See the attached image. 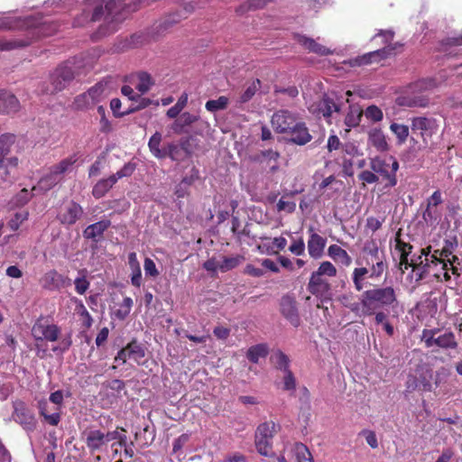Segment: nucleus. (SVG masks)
<instances>
[{
  "label": "nucleus",
  "mask_w": 462,
  "mask_h": 462,
  "mask_svg": "<svg viewBox=\"0 0 462 462\" xmlns=\"http://www.w3.org/2000/svg\"><path fill=\"white\" fill-rule=\"evenodd\" d=\"M364 260L369 268L365 266L356 267L351 275L356 291H362L365 288L366 278L379 279L387 269L384 250L380 248L374 242H369L365 245Z\"/></svg>",
  "instance_id": "obj_1"
},
{
  "label": "nucleus",
  "mask_w": 462,
  "mask_h": 462,
  "mask_svg": "<svg viewBox=\"0 0 462 462\" xmlns=\"http://www.w3.org/2000/svg\"><path fill=\"white\" fill-rule=\"evenodd\" d=\"M397 302L395 290L392 286L377 287L363 292V305L368 316L379 309L393 306Z\"/></svg>",
  "instance_id": "obj_2"
},
{
  "label": "nucleus",
  "mask_w": 462,
  "mask_h": 462,
  "mask_svg": "<svg viewBox=\"0 0 462 462\" xmlns=\"http://www.w3.org/2000/svg\"><path fill=\"white\" fill-rule=\"evenodd\" d=\"M124 0H97L90 1L88 6L84 8V21L89 18L90 12L91 21H98L104 19L106 22H114L116 20V16L119 14Z\"/></svg>",
  "instance_id": "obj_3"
},
{
  "label": "nucleus",
  "mask_w": 462,
  "mask_h": 462,
  "mask_svg": "<svg viewBox=\"0 0 462 462\" xmlns=\"http://www.w3.org/2000/svg\"><path fill=\"white\" fill-rule=\"evenodd\" d=\"M14 141L15 136L12 134H5L0 136V180L2 181H8L18 167L17 157H7Z\"/></svg>",
  "instance_id": "obj_4"
},
{
  "label": "nucleus",
  "mask_w": 462,
  "mask_h": 462,
  "mask_svg": "<svg viewBox=\"0 0 462 462\" xmlns=\"http://www.w3.org/2000/svg\"><path fill=\"white\" fill-rule=\"evenodd\" d=\"M75 162V158L69 157L52 166L50 171L41 178L32 190L46 192L51 189L62 180L63 175L70 171Z\"/></svg>",
  "instance_id": "obj_5"
},
{
  "label": "nucleus",
  "mask_w": 462,
  "mask_h": 462,
  "mask_svg": "<svg viewBox=\"0 0 462 462\" xmlns=\"http://www.w3.org/2000/svg\"><path fill=\"white\" fill-rule=\"evenodd\" d=\"M117 438V430L104 432L97 429L85 430L81 439L91 454L105 452L110 441Z\"/></svg>",
  "instance_id": "obj_6"
},
{
  "label": "nucleus",
  "mask_w": 462,
  "mask_h": 462,
  "mask_svg": "<svg viewBox=\"0 0 462 462\" xmlns=\"http://www.w3.org/2000/svg\"><path fill=\"white\" fill-rule=\"evenodd\" d=\"M393 31H380L379 33L375 35V37H380L383 39V42L386 45L383 49L376 50L374 51L367 52L362 56H358L355 59L350 60L349 63L351 66H364L371 64L374 61H380L383 59H385L389 56L393 48L391 45V42L393 39Z\"/></svg>",
  "instance_id": "obj_7"
},
{
  "label": "nucleus",
  "mask_w": 462,
  "mask_h": 462,
  "mask_svg": "<svg viewBox=\"0 0 462 462\" xmlns=\"http://www.w3.org/2000/svg\"><path fill=\"white\" fill-rule=\"evenodd\" d=\"M280 429V426L273 421L261 423L255 431L254 444L257 452L264 457L273 455V439Z\"/></svg>",
  "instance_id": "obj_8"
},
{
  "label": "nucleus",
  "mask_w": 462,
  "mask_h": 462,
  "mask_svg": "<svg viewBox=\"0 0 462 462\" xmlns=\"http://www.w3.org/2000/svg\"><path fill=\"white\" fill-rule=\"evenodd\" d=\"M421 341L429 348L436 346L442 349H455L457 347L455 334L451 331H443L439 328L423 329Z\"/></svg>",
  "instance_id": "obj_9"
},
{
  "label": "nucleus",
  "mask_w": 462,
  "mask_h": 462,
  "mask_svg": "<svg viewBox=\"0 0 462 462\" xmlns=\"http://www.w3.org/2000/svg\"><path fill=\"white\" fill-rule=\"evenodd\" d=\"M74 76L75 70L70 62L58 67L51 75V86L47 88L46 92L54 94L62 90L73 79Z\"/></svg>",
  "instance_id": "obj_10"
},
{
  "label": "nucleus",
  "mask_w": 462,
  "mask_h": 462,
  "mask_svg": "<svg viewBox=\"0 0 462 462\" xmlns=\"http://www.w3.org/2000/svg\"><path fill=\"white\" fill-rule=\"evenodd\" d=\"M278 462H313L308 448L300 442L288 444L278 457Z\"/></svg>",
  "instance_id": "obj_11"
},
{
  "label": "nucleus",
  "mask_w": 462,
  "mask_h": 462,
  "mask_svg": "<svg viewBox=\"0 0 462 462\" xmlns=\"http://www.w3.org/2000/svg\"><path fill=\"white\" fill-rule=\"evenodd\" d=\"M50 402L53 404L57 405L51 413L49 412V403L46 400H42L39 402V410L40 414L44 417L45 420L53 426L58 425L60 420L59 406L63 402V393L62 391H56L50 395Z\"/></svg>",
  "instance_id": "obj_12"
},
{
  "label": "nucleus",
  "mask_w": 462,
  "mask_h": 462,
  "mask_svg": "<svg viewBox=\"0 0 462 462\" xmlns=\"http://www.w3.org/2000/svg\"><path fill=\"white\" fill-rule=\"evenodd\" d=\"M13 420L19 423L25 430H33L36 426L34 413L21 401L14 402Z\"/></svg>",
  "instance_id": "obj_13"
},
{
  "label": "nucleus",
  "mask_w": 462,
  "mask_h": 462,
  "mask_svg": "<svg viewBox=\"0 0 462 462\" xmlns=\"http://www.w3.org/2000/svg\"><path fill=\"white\" fill-rule=\"evenodd\" d=\"M438 129L439 124L435 118L418 116L411 119V130L418 131L425 143L437 133Z\"/></svg>",
  "instance_id": "obj_14"
},
{
  "label": "nucleus",
  "mask_w": 462,
  "mask_h": 462,
  "mask_svg": "<svg viewBox=\"0 0 462 462\" xmlns=\"http://www.w3.org/2000/svg\"><path fill=\"white\" fill-rule=\"evenodd\" d=\"M295 114L288 110H280L275 112L272 116V126L280 134H287L298 122Z\"/></svg>",
  "instance_id": "obj_15"
},
{
  "label": "nucleus",
  "mask_w": 462,
  "mask_h": 462,
  "mask_svg": "<svg viewBox=\"0 0 462 462\" xmlns=\"http://www.w3.org/2000/svg\"><path fill=\"white\" fill-rule=\"evenodd\" d=\"M145 356L144 349L137 342L133 341L125 347L122 348L115 357V362L125 364L127 361H134L136 364L141 363V359Z\"/></svg>",
  "instance_id": "obj_16"
},
{
  "label": "nucleus",
  "mask_w": 462,
  "mask_h": 462,
  "mask_svg": "<svg viewBox=\"0 0 462 462\" xmlns=\"http://www.w3.org/2000/svg\"><path fill=\"white\" fill-rule=\"evenodd\" d=\"M430 250L422 249L421 254L416 259H411V263H409L408 256L409 255H400V264L404 265V268L407 269L408 266H411L413 271L418 270L420 272V279H422L424 274L429 273L430 269V258H429Z\"/></svg>",
  "instance_id": "obj_17"
},
{
  "label": "nucleus",
  "mask_w": 462,
  "mask_h": 462,
  "mask_svg": "<svg viewBox=\"0 0 462 462\" xmlns=\"http://www.w3.org/2000/svg\"><path fill=\"white\" fill-rule=\"evenodd\" d=\"M32 334L36 340L56 341L60 335V329L56 325L46 322H37L32 328Z\"/></svg>",
  "instance_id": "obj_18"
},
{
  "label": "nucleus",
  "mask_w": 462,
  "mask_h": 462,
  "mask_svg": "<svg viewBox=\"0 0 462 462\" xmlns=\"http://www.w3.org/2000/svg\"><path fill=\"white\" fill-rule=\"evenodd\" d=\"M308 291L316 297L328 299L330 294V285L323 277L312 273L308 283Z\"/></svg>",
  "instance_id": "obj_19"
},
{
  "label": "nucleus",
  "mask_w": 462,
  "mask_h": 462,
  "mask_svg": "<svg viewBox=\"0 0 462 462\" xmlns=\"http://www.w3.org/2000/svg\"><path fill=\"white\" fill-rule=\"evenodd\" d=\"M368 145L374 147L379 152H385L390 150V145L383 132L377 127L372 128L367 133Z\"/></svg>",
  "instance_id": "obj_20"
},
{
  "label": "nucleus",
  "mask_w": 462,
  "mask_h": 462,
  "mask_svg": "<svg viewBox=\"0 0 462 462\" xmlns=\"http://www.w3.org/2000/svg\"><path fill=\"white\" fill-rule=\"evenodd\" d=\"M370 168L374 172L380 174L388 180L385 187H394L397 184V178L393 174H389V163L379 157L371 159Z\"/></svg>",
  "instance_id": "obj_21"
},
{
  "label": "nucleus",
  "mask_w": 462,
  "mask_h": 462,
  "mask_svg": "<svg viewBox=\"0 0 462 462\" xmlns=\"http://www.w3.org/2000/svg\"><path fill=\"white\" fill-rule=\"evenodd\" d=\"M310 110L313 113L322 115L324 117H329L334 112H339L341 110V104L336 102L329 97H325L319 100L317 107L311 106Z\"/></svg>",
  "instance_id": "obj_22"
},
{
  "label": "nucleus",
  "mask_w": 462,
  "mask_h": 462,
  "mask_svg": "<svg viewBox=\"0 0 462 462\" xmlns=\"http://www.w3.org/2000/svg\"><path fill=\"white\" fill-rule=\"evenodd\" d=\"M457 245L456 242L448 241L447 240L445 242V245L441 249L440 252L435 251V253L432 255H429L430 258V265L435 264L438 265L439 263L442 264V269L447 270L448 263L446 261L448 259L450 255H452L453 251Z\"/></svg>",
  "instance_id": "obj_23"
},
{
  "label": "nucleus",
  "mask_w": 462,
  "mask_h": 462,
  "mask_svg": "<svg viewBox=\"0 0 462 462\" xmlns=\"http://www.w3.org/2000/svg\"><path fill=\"white\" fill-rule=\"evenodd\" d=\"M282 314L289 319L291 324L297 326L299 324L298 310L296 301L290 296H283L280 303Z\"/></svg>",
  "instance_id": "obj_24"
},
{
  "label": "nucleus",
  "mask_w": 462,
  "mask_h": 462,
  "mask_svg": "<svg viewBox=\"0 0 462 462\" xmlns=\"http://www.w3.org/2000/svg\"><path fill=\"white\" fill-rule=\"evenodd\" d=\"M310 236L308 241V251L309 254L314 258L318 259L322 256L323 251L327 243V240L318 235L317 233L313 232L312 228H310Z\"/></svg>",
  "instance_id": "obj_25"
},
{
  "label": "nucleus",
  "mask_w": 462,
  "mask_h": 462,
  "mask_svg": "<svg viewBox=\"0 0 462 462\" xmlns=\"http://www.w3.org/2000/svg\"><path fill=\"white\" fill-rule=\"evenodd\" d=\"M287 134H291V141L298 145H304L311 140L305 124L298 120L296 125L292 127Z\"/></svg>",
  "instance_id": "obj_26"
},
{
  "label": "nucleus",
  "mask_w": 462,
  "mask_h": 462,
  "mask_svg": "<svg viewBox=\"0 0 462 462\" xmlns=\"http://www.w3.org/2000/svg\"><path fill=\"white\" fill-rule=\"evenodd\" d=\"M82 208L75 203L69 202L65 208L64 211L60 213V219L62 224L72 225L82 216Z\"/></svg>",
  "instance_id": "obj_27"
},
{
  "label": "nucleus",
  "mask_w": 462,
  "mask_h": 462,
  "mask_svg": "<svg viewBox=\"0 0 462 462\" xmlns=\"http://www.w3.org/2000/svg\"><path fill=\"white\" fill-rule=\"evenodd\" d=\"M20 109L16 97L7 91H0V113L11 114Z\"/></svg>",
  "instance_id": "obj_28"
},
{
  "label": "nucleus",
  "mask_w": 462,
  "mask_h": 462,
  "mask_svg": "<svg viewBox=\"0 0 462 462\" xmlns=\"http://www.w3.org/2000/svg\"><path fill=\"white\" fill-rule=\"evenodd\" d=\"M41 283L43 288L53 291L64 286L65 278L58 272L52 270L43 275Z\"/></svg>",
  "instance_id": "obj_29"
},
{
  "label": "nucleus",
  "mask_w": 462,
  "mask_h": 462,
  "mask_svg": "<svg viewBox=\"0 0 462 462\" xmlns=\"http://www.w3.org/2000/svg\"><path fill=\"white\" fill-rule=\"evenodd\" d=\"M328 255L336 263L345 267H348L352 263V258L348 253L337 245H331L328 249Z\"/></svg>",
  "instance_id": "obj_30"
},
{
  "label": "nucleus",
  "mask_w": 462,
  "mask_h": 462,
  "mask_svg": "<svg viewBox=\"0 0 462 462\" xmlns=\"http://www.w3.org/2000/svg\"><path fill=\"white\" fill-rule=\"evenodd\" d=\"M297 42L300 45L305 47L307 50H309L310 52H314L316 54L323 56L329 55L332 53V51L328 48L316 42L313 39L308 38L306 36L298 35Z\"/></svg>",
  "instance_id": "obj_31"
},
{
  "label": "nucleus",
  "mask_w": 462,
  "mask_h": 462,
  "mask_svg": "<svg viewBox=\"0 0 462 462\" xmlns=\"http://www.w3.org/2000/svg\"><path fill=\"white\" fill-rule=\"evenodd\" d=\"M419 371V376L418 383H419V389L423 392H431L433 390L431 381L433 379V372L432 370L427 366L422 365L420 367Z\"/></svg>",
  "instance_id": "obj_32"
},
{
  "label": "nucleus",
  "mask_w": 462,
  "mask_h": 462,
  "mask_svg": "<svg viewBox=\"0 0 462 462\" xmlns=\"http://www.w3.org/2000/svg\"><path fill=\"white\" fill-rule=\"evenodd\" d=\"M88 92L95 104H97L110 94V88L106 81H99L95 86L91 87Z\"/></svg>",
  "instance_id": "obj_33"
},
{
  "label": "nucleus",
  "mask_w": 462,
  "mask_h": 462,
  "mask_svg": "<svg viewBox=\"0 0 462 462\" xmlns=\"http://www.w3.org/2000/svg\"><path fill=\"white\" fill-rule=\"evenodd\" d=\"M111 222L109 220H101L92 225H89L84 230V236L89 239H96L97 237L103 235V233L110 226Z\"/></svg>",
  "instance_id": "obj_34"
},
{
  "label": "nucleus",
  "mask_w": 462,
  "mask_h": 462,
  "mask_svg": "<svg viewBox=\"0 0 462 462\" xmlns=\"http://www.w3.org/2000/svg\"><path fill=\"white\" fill-rule=\"evenodd\" d=\"M116 183V178L112 175L107 179L100 180L93 188L92 195L96 199L104 197L106 192Z\"/></svg>",
  "instance_id": "obj_35"
},
{
  "label": "nucleus",
  "mask_w": 462,
  "mask_h": 462,
  "mask_svg": "<svg viewBox=\"0 0 462 462\" xmlns=\"http://www.w3.org/2000/svg\"><path fill=\"white\" fill-rule=\"evenodd\" d=\"M268 346L266 344H258L248 348L246 357L252 363H258L260 358H263L268 355Z\"/></svg>",
  "instance_id": "obj_36"
},
{
  "label": "nucleus",
  "mask_w": 462,
  "mask_h": 462,
  "mask_svg": "<svg viewBox=\"0 0 462 462\" xmlns=\"http://www.w3.org/2000/svg\"><path fill=\"white\" fill-rule=\"evenodd\" d=\"M363 111L357 105H349L348 112L345 117V125L348 127H356L359 125Z\"/></svg>",
  "instance_id": "obj_37"
},
{
  "label": "nucleus",
  "mask_w": 462,
  "mask_h": 462,
  "mask_svg": "<svg viewBox=\"0 0 462 462\" xmlns=\"http://www.w3.org/2000/svg\"><path fill=\"white\" fill-rule=\"evenodd\" d=\"M162 142V134L159 132H156L152 137L150 138L148 142V147L150 149V152L152 154L158 158V159H164L165 158V152H163V148L161 149Z\"/></svg>",
  "instance_id": "obj_38"
},
{
  "label": "nucleus",
  "mask_w": 462,
  "mask_h": 462,
  "mask_svg": "<svg viewBox=\"0 0 462 462\" xmlns=\"http://www.w3.org/2000/svg\"><path fill=\"white\" fill-rule=\"evenodd\" d=\"M271 362L272 364L274 365V367L280 371H282V373L285 372V371H288L290 370L289 369V364H290V359L289 357L283 353L282 352L281 350H277L275 351L272 356H271Z\"/></svg>",
  "instance_id": "obj_39"
},
{
  "label": "nucleus",
  "mask_w": 462,
  "mask_h": 462,
  "mask_svg": "<svg viewBox=\"0 0 462 462\" xmlns=\"http://www.w3.org/2000/svg\"><path fill=\"white\" fill-rule=\"evenodd\" d=\"M390 130L395 134L399 144H402L406 142L409 135V127L407 125L393 123L390 125Z\"/></svg>",
  "instance_id": "obj_40"
},
{
  "label": "nucleus",
  "mask_w": 462,
  "mask_h": 462,
  "mask_svg": "<svg viewBox=\"0 0 462 462\" xmlns=\"http://www.w3.org/2000/svg\"><path fill=\"white\" fill-rule=\"evenodd\" d=\"M153 85L151 76L146 72H141L138 74V82L135 85V88L140 92L141 95L145 94Z\"/></svg>",
  "instance_id": "obj_41"
},
{
  "label": "nucleus",
  "mask_w": 462,
  "mask_h": 462,
  "mask_svg": "<svg viewBox=\"0 0 462 462\" xmlns=\"http://www.w3.org/2000/svg\"><path fill=\"white\" fill-rule=\"evenodd\" d=\"M243 261L244 257L241 255L224 257L221 261H219L220 272H228L238 266Z\"/></svg>",
  "instance_id": "obj_42"
},
{
  "label": "nucleus",
  "mask_w": 462,
  "mask_h": 462,
  "mask_svg": "<svg viewBox=\"0 0 462 462\" xmlns=\"http://www.w3.org/2000/svg\"><path fill=\"white\" fill-rule=\"evenodd\" d=\"M228 102L229 100L226 97L221 96L217 99L207 101L205 106L208 111L214 113L226 108Z\"/></svg>",
  "instance_id": "obj_43"
},
{
  "label": "nucleus",
  "mask_w": 462,
  "mask_h": 462,
  "mask_svg": "<svg viewBox=\"0 0 462 462\" xmlns=\"http://www.w3.org/2000/svg\"><path fill=\"white\" fill-rule=\"evenodd\" d=\"M95 105V102L91 99L90 96H88V91L78 95L73 102L74 107L79 110L88 109Z\"/></svg>",
  "instance_id": "obj_44"
},
{
  "label": "nucleus",
  "mask_w": 462,
  "mask_h": 462,
  "mask_svg": "<svg viewBox=\"0 0 462 462\" xmlns=\"http://www.w3.org/2000/svg\"><path fill=\"white\" fill-rule=\"evenodd\" d=\"M198 119H199L198 116L192 115V114L188 113V112L183 113L180 116V119L175 121V123L172 125V129L175 132H179L180 129H181L184 126L190 125L191 124H193L196 121H198Z\"/></svg>",
  "instance_id": "obj_45"
},
{
  "label": "nucleus",
  "mask_w": 462,
  "mask_h": 462,
  "mask_svg": "<svg viewBox=\"0 0 462 462\" xmlns=\"http://www.w3.org/2000/svg\"><path fill=\"white\" fill-rule=\"evenodd\" d=\"M260 88V80L256 79L253 81L246 89L241 94L238 102L241 104L246 103L252 99Z\"/></svg>",
  "instance_id": "obj_46"
},
{
  "label": "nucleus",
  "mask_w": 462,
  "mask_h": 462,
  "mask_svg": "<svg viewBox=\"0 0 462 462\" xmlns=\"http://www.w3.org/2000/svg\"><path fill=\"white\" fill-rule=\"evenodd\" d=\"M188 94L183 93L178 99L177 103L167 111V116L170 118H175L181 110L187 106Z\"/></svg>",
  "instance_id": "obj_47"
},
{
  "label": "nucleus",
  "mask_w": 462,
  "mask_h": 462,
  "mask_svg": "<svg viewBox=\"0 0 462 462\" xmlns=\"http://www.w3.org/2000/svg\"><path fill=\"white\" fill-rule=\"evenodd\" d=\"M317 275L323 277H335L337 275V268L328 261L322 262L318 270L316 272H313Z\"/></svg>",
  "instance_id": "obj_48"
},
{
  "label": "nucleus",
  "mask_w": 462,
  "mask_h": 462,
  "mask_svg": "<svg viewBox=\"0 0 462 462\" xmlns=\"http://www.w3.org/2000/svg\"><path fill=\"white\" fill-rule=\"evenodd\" d=\"M133 300L130 297H125L119 308L116 310V316L119 319H125L130 313L133 307Z\"/></svg>",
  "instance_id": "obj_49"
},
{
  "label": "nucleus",
  "mask_w": 462,
  "mask_h": 462,
  "mask_svg": "<svg viewBox=\"0 0 462 462\" xmlns=\"http://www.w3.org/2000/svg\"><path fill=\"white\" fill-rule=\"evenodd\" d=\"M364 113L365 117L374 123L380 122L383 118V111L374 105L367 106Z\"/></svg>",
  "instance_id": "obj_50"
},
{
  "label": "nucleus",
  "mask_w": 462,
  "mask_h": 462,
  "mask_svg": "<svg viewBox=\"0 0 462 462\" xmlns=\"http://www.w3.org/2000/svg\"><path fill=\"white\" fill-rule=\"evenodd\" d=\"M28 212L27 211H22L15 213L14 216L8 221V226L11 230L15 231L17 230L20 226L28 218Z\"/></svg>",
  "instance_id": "obj_51"
},
{
  "label": "nucleus",
  "mask_w": 462,
  "mask_h": 462,
  "mask_svg": "<svg viewBox=\"0 0 462 462\" xmlns=\"http://www.w3.org/2000/svg\"><path fill=\"white\" fill-rule=\"evenodd\" d=\"M282 389L288 392H293L296 389V379L291 370L283 372Z\"/></svg>",
  "instance_id": "obj_52"
},
{
  "label": "nucleus",
  "mask_w": 462,
  "mask_h": 462,
  "mask_svg": "<svg viewBox=\"0 0 462 462\" xmlns=\"http://www.w3.org/2000/svg\"><path fill=\"white\" fill-rule=\"evenodd\" d=\"M441 202H442V199H441L440 191L439 190L434 191L433 194L429 199V200H428V208L425 210V212L423 213L424 219L427 220L429 217H431V212L430 210V208L431 206L436 207L439 204H440Z\"/></svg>",
  "instance_id": "obj_53"
},
{
  "label": "nucleus",
  "mask_w": 462,
  "mask_h": 462,
  "mask_svg": "<svg viewBox=\"0 0 462 462\" xmlns=\"http://www.w3.org/2000/svg\"><path fill=\"white\" fill-rule=\"evenodd\" d=\"M20 27L19 21L7 14H0V30L14 29Z\"/></svg>",
  "instance_id": "obj_54"
},
{
  "label": "nucleus",
  "mask_w": 462,
  "mask_h": 462,
  "mask_svg": "<svg viewBox=\"0 0 462 462\" xmlns=\"http://www.w3.org/2000/svg\"><path fill=\"white\" fill-rule=\"evenodd\" d=\"M267 2H268V0H250L247 3L239 6V8L236 10V12L242 14L248 10L263 8L267 4Z\"/></svg>",
  "instance_id": "obj_55"
},
{
  "label": "nucleus",
  "mask_w": 462,
  "mask_h": 462,
  "mask_svg": "<svg viewBox=\"0 0 462 462\" xmlns=\"http://www.w3.org/2000/svg\"><path fill=\"white\" fill-rule=\"evenodd\" d=\"M343 304L349 309L352 312L356 314L357 316H368L366 312L365 311L364 305H363V293L360 296L358 302H353V303H345L343 301Z\"/></svg>",
  "instance_id": "obj_56"
},
{
  "label": "nucleus",
  "mask_w": 462,
  "mask_h": 462,
  "mask_svg": "<svg viewBox=\"0 0 462 462\" xmlns=\"http://www.w3.org/2000/svg\"><path fill=\"white\" fill-rule=\"evenodd\" d=\"M180 151V146L174 143H169L165 145V147H163V152L166 153L165 158L170 157L173 161H176L179 159Z\"/></svg>",
  "instance_id": "obj_57"
},
{
  "label": "nucleus",
  "mask_w": 462,
  "mask_h": 462,
  "mask_svg": "<svg viewBox=\"0 0 462 462\" xmlns=\"http://www.w3.org/2000/svg\"><path fill=\"white\" fill-rule=\"evenodd\" d=\"M135 170V164L133 162H128L124 165V167L119 170L116 174H113L112 176L116 178V181H117L119 179L123 177H128L133 174V172Z\"/></svg>",
  "instance_id": "obj_58"
},
{
  "label": "nucleus",
  "mask_w": 462,
  "mask_h": 462,
  "mask_svg": "<svg viewBox=\"0 0 462 462\" xmlns=\"http://www.w3.org/2000/svg\"><path fill=\"white\" fill-rule=\"evenodd\" d=\"M291 254L295 255H301L305 251V244L302 238L293 239L291 245L289 247Z\"/></svg>",
  "instance_id": "obj_59"
},
{
  "label": "nucleus",
  "mask_w": 462,
  "mask_h": 462,
  "mask_svg": "<svg viewBox=\"0 0 462 462\" xmlns=\"http://www.w3.org/2000/svg\"><path fill=\"white\" fill-rule=\"evenodd\" d=\"M74 284L76 291L80 295L84 294L89 287V282L85 277H78Z\"/></svg>",
  "instance_id": "obj_60"
},
{
  "label": "nucleus",
  "mask_w": 462,
  "mask_h": 462,
  "mask_svg": "<svg viewBox=\"0 0 462 462\" xmlns=\"http://www.w3.org/2000/svg\"><path fill=\"white\" fill-rule=\"evenodd\" d=\"M296 208V204L293 201H287L281 199L277 203V210L284 211L286 213H292Z\"/></svg>",
  "instance_id": "obj_61"
},
{
  "label": "nucleus",
  "mask_w": 462,
  "mask_h": 462,
  "mask_svg": "<svg viewBox=\"0 0 462 462\" xmlns=\"http://www.w3.org/2000/svg\"><path fill=\"white\" fill-rule=\"evenodd\" d=\"M24 43L17 41L0 40V51H11L17 47L23 46Z\"/></svg>",
  "instance_id": "obj_62"
},
{
  "label": "nucleus",
  "mask_w": 462,
  "mask_h": 462,
  "mask_svg": "<svg viewBox=\"0 0 462 462\" xmlns=\"http://www.w3.org/2000/svg\"><path fill=\"white\" fill-rule=\"evenodd\" d=\"M359 179L365 183H375L378 181V177L373 171H364L359 174Z\"/></svg>",
  "instance_id": "obj_63"
},
{
  "label": "nucleus",
  "mask_w": 462,
  "mask_h": 462,
  "mask_svg": "<svg viewBox=\"0 0 462 462\" xmlns=\"http://www.w3.org/2000/svg\"><path fill=\"white\" fill-rule=\"evenodd\" d=\"M362 434L365 436L366 443L372 448H378V440H377L374 431L366 430H363Z\"/></svg>",
  "instance_id": "obj_64"
}]
</instances>
